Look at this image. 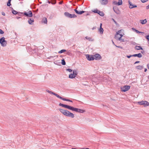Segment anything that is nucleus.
<instances>
[{
    "label": "nucleus",
    "instance_id": "f257e3e1",
    "mask_svg": "<svg viewBox=\"0 0 149 149\" xmlns=\"http://www.w3.org/2000/svg\"><path fill=\"white\" fill-rule=\"evenodd\" d=\"M59 105L63 107L67 108L72 111H74L80 113H83L85 112V111L84 110L74 108L73 107L68 105L63 104L61 103H59Z\"/></svg>",
    "mask_w": 149,
    "mask_h": 149
},
{
    "label": "nucleus",
    "instance_id": "f03ea898",
    "mask_svg": "<svg viewBox=\"0 0 149 149\" xmlns=\"http://www.w3.org/2000/svg\"><path fill=\"white\" fill-rule=\"evenodd\" d=\"M46 91L48 93H49L50 94H53V95H55L58 98H59L63 101H69V102H72V100H71L69 99H66L65 98H63V97H61L59 95H58V94H57L56 93H55L53 92H52L51 91H50L48 89H47L46 90Z\"/></svg>",
    "mask_w": 149,
    "mask_h": 149
},
{
    "label": "nucleus",
    "instance_id": "7ed1b4c3",
    "mask_svg": "<svg viewBox=\"0 0 149 149\" xmlns=\"http://www.w3.org/2000/svg\"><path fill=\"white\" fill-rule=\"evenodd\" d=\"M5 39L4 37H2L0 38V43L1 45L3 47L6 46L7 44V41Z\"/></svg>",
    "mask_w": 149,
    "mask_h": 149
},
{
    "label": "nucleus",
    "instance_id": "20e7f679",
    "mask_svg": "<svg viewBox=\"0 0 149 149\" xmlns=\"http://www.w3.org/2000/svg\"><path fill=\"white\" fill-rule=\"evenodd\" d=\"M64 15L67 17L69 18L76 17L77 16L74 14H72L68 12H65L64 13Z\"/></svg>",
    "mask_w": 149,
    "mask_h": 149
},
{
    "label": "nucleus",
    "instance_id": "39448f33",
    "mask_svg": "<svg viewBox=\"0 0 149 149\" xmlns=\"http://www.w3.org/2000/svg\"><path fill=\"white\" fill-rule=\"evenodd\" d=\"M138 103L140 105H143L144 107H146L149 105V103L146 101H141L138 102Z\"/></svg>",
    "mask_w": 149,
    "mask_h": 149
},
{
    "label": "nucleus",
    "instance_id": "423d86ee",
    "mask_svg": "<svg viewBox=\"0 0 149 149\" xmlns=\"http://www.w3.org/2000/svg\"><path fill=\"white\" fill-rule=\"evenodd\" d=\"M130 86L127 85L124 86L121 88V91L123 92H126L128 91L130 88Z\"/></svg>",
    "mask_w": 149,
    "mask_h": 149
},
{
    "label": "nucleus",
    "instance_id": "0eeeda50",
    "mask_svg": "<svg viewBox=\"0 0 149 149\" xmlns=\"http://www.w3.org/2000/svg\"><path fill=\"white\" fill-rule=\"evenodd\" d=\"M24 15L27 17H32L33 16V13L31 11L28 12H25L24 13Z\"/></svg>",
    "mask_w": 149,
    "mask_h": 149
},
{
    "label": "nucleus",
    "instance_id": "6e6552de",
    "mask_svg": "<svg viewBox=\"0 0 149 149\" xmlns=\"http://www.w3.org/2000/svg\"><path fill=\"white\" fill-rule=\"evenodd\" d=\"M86 58L89 61L94 60V57L93 55L89 54H86Z\"/></svg>",
    "mask_w": 149,
    "mask_h": 149
},
{
    "label": "nucleus",
    "instance_id": "1a4fd4ad",
    "mask_svg": "<svg viewBox=\"0 0 149 149\" xmlns=\"http://www.w3.org/2000/svg\"><path fill=\"white\" fill-rule=\"evenodd\" d=\"M58 110L60 111V112L62 113L64 115L67 116V115H68V111L67 110L61 109H59Z\"/></svg>",
    "mask_w": 149,
    "mask_h": 149
},
{
    "label": "nucleus",
    "instance_id": "9d476101",
    "mask_svg": "<svg viewBox=\"0 0 149 149\" xmlns=\"http://www.w3.org/2000/svg\"><path fill=\"white\" fill-rule=\"evenodd\" d=\"M128 3H129V7L130 8L132 9L133 8H136L137 7L136 5L133 4L129 0L128 1Z\"/></svg>",
    "mask_w": 149,
    "mask_h": 149
},
{
    "label": "nucleus",
    "instance_id": "9b49d317",
    "mask_svg": "<svg viewBox=\"0 0 149 149\" xmlns=\"http://www.w3.org/2000/svg\"><path fill=\"white\" fill-rule=\"evenodd\" d=\"M113 10L114 12L117 14H119L120 13V11L119 10L118 8L116 6H115L113 7Z\"/></svg>",
    "mask_w": 149,
    "mask_h": 149
},
{
    "label": "nucleus",
    "instance_id": "f8f14e48",
    "mask_svg": "<svg viewBox=\"0 0 149 149\" xmlns=\"http://www.w3.org/2000/svg\"><path fill=\"white\" fill-rule=\"evenodd\" d=\"M94 57V59H95L96 60H100L102 58L101 56L99 54H96L93 56Z\"/></svg>",
    "mask_w": 149,
    "mask_h": 149
},
{
    "label": "nucleus",
    "instance_id": "ddd939ff",
    "mask_svg": "<svg viewBox=\"0 0 149 149\" xmlns=\"http://www.w3.org/2000/svg\"><path fill=\"white\" fill-rule=\"evenodd\" d=\"M66 116L70 117L71 118H73L74 117V115L72 113L68 111V115H67Z\"/></svg>",
    "mask_w": 149,
    "mask_h": 149
},
{
    "label": "nucleus",
    "instance_id": "4468645a",
    "mask_svg": "<svg viewBox=\"0 0 149 149\" xmlns=\"http://www.w3.org/2000/svg\"><path fill=\"white\" fill-rule=\"evenodd\" d=\"M74 11L76 12V13H77L79 15H81L82 14V13L86 12V11H78L76 9H74Z\"/></svg>",
    "mask_w": 149,
    "mask_h": 149
},
{
    "label": "nucleus",
    "instance_id": "2eb2a0df",
    "mask_svg": "<svg viewBox=\"0 0 149 149\" xmlns=\"http://www.w3.org/2000/svg\"><path fill=\"white\" fill-rule=\"evenodd\" d=\"M108 3V0H102L101 2V4L103 5H105L107 4Z\"/></svg>",
    "mask_w": 149,
    "mask_h": 149
},
{
    "label": "nucleus",
    "instance_id": "dca6fc26",
    "mask_svg": "<svg viewBox=\"0 0 149 149\" xmlns=\"http://www.w3.org/2000/svg\"><path fill=\"white\" fill-rule=\"evenodd\" d=\"M133 57H137L138 58H141L142 57V55L140 53L137 54H134L132 55Z\"/></svg>",
    "mask_w": 149,
    "mask_h": 149
},
{
    "label": "nucleus",
    "instance_id": "f3484780",
    "mask_svg": "<svg viewBox=\"0 0 149 149\" xmlns=\"http://www.w3.org/2000/svg\"><path fill=\"white\" fill-rule=\"evenodd\" d=\"M34 20L33 18H29L28 20V22L29 24L31 25L33 24V22H34Z\"/></svg>",
    "mask_w": 149,
    "mask_h": 149
},
{
    "label": "nucleus",
    "instance_id": "a211bd4d",
    "mask_svg": "<svg viewBox=\"0 0 149 149\" xmlns=\"http://www.w3.org/2000/svg\"><path fill=\"white\" fill-rule=\"evenodd\" d=\"M135 49L136 50H143V48L141 46H136L135 47Z\"/></svg>",
    "mask_w": 149,
    "mask_h": 149
},
{
    "label": "nucleus",
    "instance_id": "6ab92c4d",
    "mask_svg": "<svg viewBox=\"0 0 149 149\" xmlns=\"http://www.w3.org/2000/svg\"><path fill=\"white\" fill-rule=\"evenodd\" d=\"M132 29L136 33H143V32H141L140 31H139L136 30L134 28H132Z\"/></svg>",
    "mask_w": 149,
    "mask_h": 149
},
{
    "label": "nucleus",
    "instance_id": "aec40b11",
    "mask_svg": "<svg viewBox=\"0 0 149 149\" xmlns=\"http://www.w3.org/2000/svg\"><path fill=\"white\" fill-rule=\"evenodd\" d=\"M140 21L141 23L142 24H146L147 22L146 19L144 20H140Z\"/></svg>",
    "mask_w": 149,
    "mask_h": 149
},
{
    "label": "nucleus",
    "instance_id": "412c9836",
    "mask_svg": "<svg viewBox=\"0 0 149 149\" xmlns=\"http://www.w3.org/2000/svg\"><path fill=\"white\" fill-rule=\"evenodd\" d=\"M76 76L73 74H71L69 75V77L71 79L74 78Z\"/></svg>",
    "mask_w": 149,
    "mask_h": 149
},
{
    "label": "nucleus",
    "instance_id": "4be33fe9",
    "mask_svg": "<svg viewBox=\"0 0 149 149\" xmlns=\"http://www.w3.org/2000/svg\"><path fill=\"white\" fill-rule=\"evenodd\" d=\"M97 14L101 16H103L104 15V13L102 11H100L99 10Z\"/></svg>",
    "mask_w": 149,
    "mask_h": 149
},
{
    "label": "nucleus",
    "instance_id": "5701e85b",
    "mask_svg": "<svg viewBox=\"0 0 149 149\" xmlns=\"http://www.w3.org/2000/svg\"><path fill=\"white\" fill-rule=\"evenodd\" d=\"M136 68L137 69L142 70L143 68V66L141 65H138L136 67Z\"/></svg>",
    "mask_w": 149,
    "mask_h": 149
},
{
    "label": "nucleus",
    "instance_id": "b1692460",
    "mask_svg": "<svg viewBox=\"0 0 149 149\" xmlns=\"http://www.w3.org/2000/svg\"><path fill=\"white\" fill-rule=\"evenodd\" d=\"M99 31L101 34H102L103 32V29L102 27H100V29L99 30Z\"/></svg>",
    "mask_w": 149,
    "mask_h": 149
},
{
    "label": "nucleus",
    "instance_id": "393cba45",
    "mask_svg": "<svg viewBox=\"0 0 149 149\" xmlns=\"http://www.w3.org/2000/svg\"><path fill=\"white\" fill-rule=\"evenodd\" d=\"M42 22L46 24L47 22V18L45 17L43 18L42 20Z\"/></svg>",
    "mask_w": 149,
    "mask_h": 149
},
{
    "label": "nucleus",
    "instance_id": "a878e982",
    "mask_svg": "<svg viewBox=\"0 0 149 149\" xmlns=\"http://www.w3.org/2000/svg\"><path fill=\"white\" fill-rule=\"evenodd\" d=\"M12 9V13L13 14L16 15L17 14L18 12L17 11L14 10L13 8Z\"/></svg>",
    "mask_w": 149,
    "mask_h": 149
},
{
    "label": "nucleus",
    "instance_id": "bb28decb",
    "mask_svg": "<svg viewBox=\"0 0 149 149\" xmlns=\"http://www.w3.org/2000/svg\"><path fill=\"white\" fill-rule=\"evenodd\" d=\"M61 61V64L63 65H65L66 64V63L64 59H62Z\"/></svg>",
    "mask_w": 149,
    "mask_h": 149
},
{
    "label": "nucleus",
    "instance_id": "cd10ccee",
    "mask_svg": "<svg viewBox=\"0 0 149 149\" xmlns=\"http://www.w3.org/2000/svg\"><path fill=\"white\" fill-rule=\"evenodd\" d=\"M118 5L120 6L122 4V0H118Z\"/></svg>",
    "mask_w": 149,
    "mask_h": 149
},
{
    "label": "nucleus",
    "instance_id": "c85d7f7f",
    "mask_svg": "<svg viewBox=\"0 0 149 149\" xmlns=\"http://www.w3.org/2000/svg\"><path fill=\"white\" fill-rule=\"evenodd\" d=\"M112 20L113 21V22L115 23V24H116V26H119V24L118 23H117V22L115 20V19L113 18L112 19Z\"/></svg>",
    "mask_w": 149,
    "mask_h": 149
},
{
    "label": "nucleus",
    "instance_id": "c756f323",
    "mask_svg": "<svg viewBox=\"0 0 149 149\" xmlns=\"http://www.w3.org/2000/svg\"><path fill=\"white\" fill-rule=\"evenodd\" d=\"M85 38L86 39L88 40L89 41H93V40H91V39H92L91 38L89 37H88V36H86L85 37Z\"/></svg>",
    "mask_w": 149,
    "mask_h": 149
},
{
    "label": "nucleus",
    "instance_id": "7c9ffc66",
    "mask_svg": "<svg viewBox=\"0 0 149 149\" xmlns=\"http://www.w3.org/2000/svg\"><path fill=\"white\" fill-rule=\"evenodd\" d=\"M73 74L76 76L77 74V73L76 70H73Z\"/></svg>",
    "mask_w": 149,
    "mask_h": 149
},
{
    "label": "nucleus",
    "instance_id": "2f4dec72",
    "mask_svg": "<svg viewBox=\"0 0 149 149\" xmlns=\"http://www.w3.org/2000/svg\"><path fill=\"white\" fill-rule=\"evenodd\" d=\"M51 3L53 4H55L56 3V1L55 0H51Z\"/></svg>",
    "mask_w": 149,
    "mask_h": 149
},
{
    "label": "nucleus",
    "instance_id": "473e14b6",
    "mask_svg": "<svg viewBox=\"0 0 149 149\" xmlns=\"http://www.w3.org/2000/svg\"><path fill=\"white\" fill-rule=\"evenodd\" d=\"M66 51V50L65 49H62L58 52V53L59 54L62 53Z\"/></svg>",
    "mask_w": 149,
    "mask_h": 149
},
{
    "label": "nucleus",
    "instance_id": "72a5a7b5",
    "mask_svg": "<svg viewBox=\"0 0 149 149\" xmlns=\"http://www.w3.org/2000/svg\"><path fill=\"white\" fill-rule=\"evenodd\" d=\"M99 11V10H98L97 9H96L94 10H93V12L95 13H98Z\"/></svg>",
    "mask_w": 149,
    "mask_h": 149
},
{
    "label": "nucleus",
    "instance_id": "f704fd0d",
    "mask_svg": "<svg viewBox=\"0 0 149 149\" xmlns=\"http://www.w3.org/2000/svg\"><path fill=\"white\" fill-rule=\"evenodd\" d=\"M122 30L121 29L117 32L116 33V35H118L119 34H120V33H121V31Z\"/></svg>",
    "mask_w": 149,
    "mask_h": 149
},
{
    "label": "nucleus",
    "instance_id": "c9c22d12",
    "mask_svg": "<svg viewBox=\"0 0 149 149\" xmlns=\"http://www.w3.org/2000/svg\"><path fill=\"white\" fill-rule=\"evenodd\" d=\"M18 15H19V16H21L22 15H24V13H21V12H18V13H17V14Z\"/></svg>",
    "mask_w": 149,
    "mask_h": 149
},
{
    "label": "nucleus",
    "instance_id": "e433bc0d",
    "mask_svg": "<svg viewBox=\"0 0 149 149\" xmlns=\"http://www.w3.org/2000/svg\"><path fill=\"white\" fill-rule=\"evenodd\" d=\"M10 2V1H8L7 3V6H10L11 5Z\"/></svg>",
    "mask_w": 149,
    "mask_h": 149
},
{
    "label": "nucleus",
    "instance_id": "4c0bfd02",
    "mask_svg": "<svg viewBox=\"0 0 149 149\" xmlns=\"http://www.w3.org/2000/svg\"><path fill=\"white\" fill-rule=\"evenodd\" d=\"M118 40H121L122 41H124V40L122 39L121 37H118Z\"/></svg>",
    "mask_w": 149,
    "mask_h": 149
},
{
    "label": "nucleus",
    "instance_id": "58836bf2",
    "mask_svg": "<svg viewBox=\"0 0 149 149\" xmlns=\"http://www.w3.org/2000/svg\"><path fill=\"white\" fill-rule=\"evenodd\" d=\"M145 38L148 41H149V34L145 36Z\"/></svg>",
    "mask_w": 149,
    "mask_h": 149
},
{
    "label": "nucleus",
    "instance_id": "ea45409f",
    "mask_svg": "<svg viewBox=\"0 0 149 149\" xmlns=\"http://www.w3.org/2000/svg\"><path fill=\"white\" fill-rule=\"evenodd\" d=\"M66 70L69 71L70 72H71L72 71V70L70 69H66Z\"/></svg>",
    "mask_w": 149,
    "mask_h": 149
},
{
    "label": "nucleus",
    "instance_id": "a19ab883",
    "mask_svg": "<svg viewBox=\"0 0 149 149\" xmlns=\"http://www.w3.org/2000/svg\"><path fill=\"white\" fill-rule=\"evenodd\" d=\"M4 33V31H3L1 29H0V34H3Z\"/></svg>",
    "mask_w": 149,
    "mask_h": 149
},
{
    "label": "nucleus",
    "instance_id": "79ce46f5",
    "mask_svg": "<svg viewBox=\"0 0 149 149\" xmlns=\"http://www.w3.org/2000/svg\"><path fill=\"white\" fill-rule=\"evenodd\" d=\"M118 2L116 1H114L113 2V3L115 5H118Z\"/></svg>",
    "mask_w": 149,
    "mask_h": 149
},
{
    "label": "nucleus",
    "instance_id": "37998d69",
    "mask_svg": "<svg viewBox=\"0 0 149 149\" xmlns=\"http://www.w3.org/2000/svg\"><path fill=\"white\" fill-rule=\"evenodd\" d=\"M126 57L128 58H130L131 57H133L132 55H127Z\"/></svg>",
    "mask_w": 149,
    "mask_h": 149
},
{
    "label": "nucleus",
    "instance_id": "c03bdc74",
    "mask_svg": "<svg viewBox=\"0 0 149 149\" xmlns=\"http://www.w3.org/2000/svg\"><path fill=\"white\" fill-rule=\"evenodd\" d=\"M143 3H144L147 1L148 0H141Z\"/></svg>",
    "mask_w": 149,
    "mask_h": 149
},
{
    "label": "nucleus",
    "instance_id": "a18cd8bd",
    "mask_svg": "<svg viewBox=\"0 0 149 149\" xmlns=\"http://www.w3.org/2000/svg\"><path fill=\"white\" fill-rule=\"evenodd\" d=\"M116 46L117 47H118V48H121V49L122 48V47H121L120 46H116Z\"/></svg>",
    "mask_w": 149,
    "mask_h": 149
},
{
    "label": "nucleus",
    "instance_id": "49530a36",
    "mask_svg": "<svg viewBox=\"0 0 149 149\" xmlns=\"http://www.w3.org/2000/svg\"><path fill=\"white\" fill-rule=\"evenodd\" d=\"M140 62V61H136L134 63V64H136V63H139Z\"/></svg>",
    "mask_w": 149,
    "mask_h": 149
},
{
    "label": "nucleus",
    "instance_id": "de8ad7c7",
    "mask_svg": "<svg viewBox=\"0 0 149 149\" xmlns=\"http://www.w3.org/2000/svg\"><path fill=\"white\" fill-rule=\"evenodd\" d=\"M2 14L3 15H4V16L5 15V13L4 12H2Z\"/></svg>",
    "mask_w": 149,
    "mask_h": 149
},
{
    "label": "nucleus",
    "instance_id": "09e8293b",
    "mask_svg": "<svg viewBox=\"0 0 149 149\" xmlns=\"http://www.w3.org/2000/svg\"><path fill=\"white\" fill-rule=\"evenodd\" d=\"M147 68L149 69V64H148L147 65Z\"/></svg>",
    "mask_w": 149,
    "mask_h": 149
},
{
    "label": "nucleus",
    "instance_id": "8fccbe9b",
    "mask_svg": "<svg viewBox=\"0 0 149 149\" xmlns=\"http://www.w3.org/2000/svg\"><path fill=\"white\" fill-rule=\"evenodd\" d=\"M47 2L49 3H51V1H49L48 0H47Z\"/></svg>",
    "mask_w": 149,
    "mask_h": 149
},
{
    "label": "nucleus",
    "instance_id": "3c124183",
    "mask_svg": "<svg viewBox=\"0 0 149 149\" xmlns=\"http://www.w3.org/2000/svg\"><path fill=\"white\" fill-rule=\"evenodd\" d=\"M118 35H120V37H122L123 36V35H122V34H119Z\"/></svg>",
    "mask_w": 149,
    "mask_h": 149
},
{
    "label": "nucleus",
    "instance_id": "603ef678",
    "mask_svg": "<svg viewBox=\"0 0 149 149\" xmlns=\"http://www.w3.org/2000/svg\"><path fill=\"white\" fill-rule=\"evenodd\" d=\"M147 69L146 68H145L144 69V72H146V71H147Z\"/></svg>",
    "mask_w": 149,
    "mask_h": 149
},
{
    "label": "nucleus",
    "instance_id": "864d4df0",
    "mask_svg": "<svg viewBox=\"0 0 149 149\" xmlns=\"http://www.w3.org/2000/svg\"><path fill=\"white\" fill-rule=\"evenodd\" d=\"M96 28V27H94L92 28V30H94Z\"/></svg>",
    "mask_w": 149,
    "mask_h": 149
},
{
    "label": "nucleus",
    "instance_id": "5fc2aeb1",
    "mask_svg": "<svg viewBox=\"0 0 149 149\" xmlns=\"http://www.w3.org/2000/svg\"><path fill=\"white\" fill-rule=\"evenodd\" d=\"M132 44H133V45H135V44H136V42H132Z\"/></svg>",
    "mask_w": 149,
    "mask_h": 149
},
{
    "label": "nucleus",
    "instance_id": "6e6d98bb",
    "mask_svg": "<svg viewBox=\"0 0 149 149\" xmlns=\"http://www.w3.org/2000/svg\"><path fill=\"white\" fill-rule=\"evenodd\" d=\"M62 3V2H59V4H61Z\"/></svg>",
    "mask_w": 149,
    "mask_h": 149
},
{
    "label": "nucleus",
    "instance_id": "4d7b16f0",
    "mask_svg": "<svg viewBox=\"0 0 149 149\" xmlns=\"http://www.w3.org/2000/svg\"><path fill=\"white\" fill-rule=\"evenodd\" d=\"M102 23H101V24H100V27H102Z\"/></svg>",
    "mask_w": 149,
    "mask_h": 149
},
{
    "label": "nucleus",
    "instance_id": "13d9d810",
    "mask_svg": "<svg viewBox=\"0 0 149 149\" xmlns=\"http://www.w3.org/2000/svg\"><path fill=\"white\" fill-rule=\"evenodd\" d=\"M117 36H115V37H116V38L117 37H119V36H118V35H117Z\"/></svg>",
    "mask_w": 149,
    "mask_h": 149
},
{
    "label": "nucleus",
    "instance_id": "bf43d9fd",
    "mask_svg": "<svg viewBox=\"0 0 149 149\" xmlns=\"http://www.w3.org/2000/svg\"><path fill=\"white\" fill-rule=\"evenodd\" d=\"M117 36H115V37H116V38L117 37H119V36H118V35H117Z\"/></svg>",
    "mask_w": 149,
    "mask_h": 149
},
{
    "label": "nucleus",
    "instance_id": "052dcab7",
    "mask_svg": "<svg viewBox=\"0 0 149 149\" xmlns=\"http://www.w3.org/2000/svg\"><path fill=\"white\" fill-rule=\"evenodd\" d=\"M20 18V17H17V19H19V18Z\"/></svg>",
    "mask_w": 149,
    "mask_h": 149
},
{
    "label": "nucleus",
    "instance_id": "680f3d73",
    "mask_svg": "<svg viewBox=\"0 0 149 149\" xmlns=\"http://www.w3.org/2000/svg\"><path fill=\"white\" fill-rule=\"evenodd\" d=\"M112 43H113L114 45H115L114 43V42L112 40Z\"/></svg>",
    "mask_w": 149,
    "mask_h": 149
},
{
    "label": "nucleus",
    "instance_id": "e2e57ef3",
    "mask_svg": "<svg viewBox=\"0 0 149 149\" xmlns=\"http://www.w3.org/2000/svg\"><path fill=\"white\" fill-rule=\"evenodd\" d=\"M89 15V14H88V13H87V14H86V16H87V15Z\"/></svg>",
    "mask_w": 149,
    "mask_h": 149
},
{
    "label": "nucleus",
    "instance_id": "0e129e2a",
    "mask_svg": "<svg viewBox=\"0 0 149 149\" xmlns=\"http://www.w3.org/2000/svg\"><path fill=\"white\" fill-rule=\"evenodd\" d=\"M78 149L77 148H72V149Z\"/></svg>",
    "mask_w": 149,
    "mask_h": 149
},
{
    "label": "nucleus",
    "instance_id": "69168bd1",
    "mask_svg": "<svg viewBox=\"0 0 149 149\" xmlns=\"http://www.w3.org/2000/svg\"><path fill=\"white\" fill-rule=\"evenodd\" d=\"M83 149H89V148H83Z\"/></svg>",
    "mask_w": 149,
    "mask_h": 149
},
{
    "label": "nucleus",
    "instance_id": "338daca9",
    "mask_svg": "<svg viewBox=\"0 0 149 149\" xmlns=\"http://www.w3.org/2000/svg\"><path fill=\"white\" fill-rule=\"evenodd\" d=\"M11 0H8V1H10V2H11Z\"/></svg>",
    "mask_w": 149,
    "mask_h": 149
},
{
    "label": "nucleus",
    "instance_id": "774afa93",
    "mask_svg": "<svg viewBox=\"0 0 149 149\" xmlns=\"http://www.w3.org/2000/svg\"><path fill=\"white\" fill-rule=\"evenodd\" d=\"M148 79H149V75L148 76Z\"/></svg>",
    "mask_w": 149,
    "mask_h": 149
}]
</instances>
